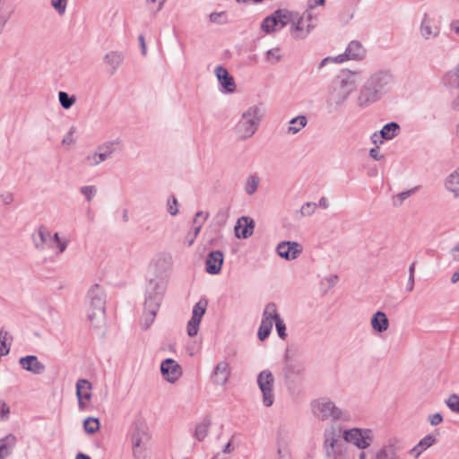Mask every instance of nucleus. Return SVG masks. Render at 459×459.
<instances>
[{
  "label": "nucleus",
  "instance_id": "f257e3e1",
  "mask_svg": "<svg viewBox=\"0 0 459 459\" xmlns=\"http://www.w3.org/2000/svg\"><path fill=\"white\" fill-rule=\"evenodd\" d=\"M361 81V71L342 69L333 81L325 100L329 114L336 113L357 90Z\"/></svg>",
  "mask_w": 459,
  "mask_h": 459
},
{
  "label": "nucleus",
  "instance_id": "b1692460",
  "mask_svg": "<svg viewBox=\"0 0 459 459\" xmlns=\"http://www.w3.org/2000/svg\"><path fill=\"white\" fill-rule=\"evenodd\" d=\"M92 385L87 379H79L76 382V396L78 399V406L81 410H84L87 406V403L91 398V390Z\"/></svg>",
  "mask_w": 459,
  "mask_h": 459
},
{
  "label": "nucleus",
  "instance_id": "f8f14e48",
  "mask_svg": "<svg viewBox=\"0 0 459 459\" xmlns=\"http://www.w3.org/2000/svg\"><path fill=\"white\" fill-rule=\"evenodd\" d=\"M420 36L425 40L435 39L440 34V27L435 20L431 12H424L419 26Z\"/></svg>",
  "mask_w": 459,
  "mask_h": 459
},
{
  "label": "nucleus",
  "instance_id": "3c124183",
  "mask_svg": "<svg viewBox=\"0 0 459 459\" xmlns=\"http://www.w3.org/2000/svg\"><path fill=\"white\" fill-rule=\"evenodd\" d=\"M80 192L88 202H91L97 195V187L92 185L82 186Z\"/></svg>",
  "mask_w": 459,
  "mask_h": 459
},
{
  "label": "nucleus",
  "instance_id": "2eb2a0df",
  "mask_svg": "<svg viewBox=\"0 0 459 459\" xmlns=\"http://www.w3.org/2000/svg\"><path fill=\"white\" fill-rule=\"evenodd\" d=\"M160 374L166 382L175 384L182 377L183 368L175 359H166L160 363Z\"/></svg>",
  "mask_w": 459,
  "mask_h": 459
},
{
  "label": "nucleus",
  "instance_id": "7c9ffc66",
  "mask_svg": "<svg viewBox=\"0 0 459 459\" xmlns=\"http://www.w3.org/2000/svg\"><path fill=\"white\" fill-rule=\"evenodd\" d=\"M370 325L374 331L384 333L389 328V320L385 313L377 311L373 314L370 319Z\"/></svg>",
  "mask_w": 459,
  "mask_h": 459
},
{
  "label": "nucleus",
  "instance_id": "58836bf2",
  "mask_svg": "<svg viewBox=\"0 0 459 459\" xmlns=\"http://www.w3.org/2000/svg\"><path fill=\"white\" fill-rule=\"evenodd\" d=\"M383 138L386 141H391L395 138L401 132V127L396 122H390L385 124L381 129Z\"/></svg>",
  "mask_w": 459,
  "mask_h": 459
},
{
  "label": "nucleus",
  "instance_id": "a18cd8bd",
  "mask_svg": "<svg viewBox=\"0 0 459 459\" xmlns=\"http://www.w3.org/2000/svg\"><path fill=\"white\" fill-rule=\"evenodd\" d=\"M417 190V187H414V188H411V189H408L406 191H403L393 196V204L394 206H400L403 204V203L407 199L409 198L410 196H411L412 195L415 194Z\"/></svg>",
  "mask_w": 459,
  "mask_h": 459
},
{
  "label": "nucleus",
  "instance_id": "13d9d810",
  "mask_svg": "<svg viewBox=\"0 0 459 459\" xmlns=\"http://www.w3.org/2000/svg\"><path fill=\"white\" fill-rule=\"evenodd\" d=\"M146 4L154 8V13H157L162 10L167 0H146Z\"/></svg>",
  "mask_w": 459,
  "mask_h": 459
},
{
  "label": "nucleus",
  "instance_id": "ea45409f",
  "mask_svg": "<svg viewBox=\"0 0 459 459\" xmlns=\"http://www.w3.org/2000/svg\"><path fill=\"white\" fill-rule=\"evenodd\" d=\"M446 82L459 99V65L454 72L446 74Z\"/></svg>",
  "mask_w": 459,
  "mask_h": 459
},
{
  "label": "nucleus",
  "instance_id": "c85d7f7f",
  "mask_svg": "<svg viewBox=\"0 0 459 459\" xmlns=\"http://www.w3.org/2000/svg\"><path fill=\"white\" fill-rule=\"evenodd\" d=\"M52 238V232L45 226H39L32 237L34 247L39 251L45 250Z\"/></svg>",
  "mask_w": 459,
  "mask_h": 459
},
{
  "label": "nucleus",
  "instance_id": "c03bdc74",
  "mask_svg": "<svg viewBox=\"0 0 459 459\" xmlns=\"http://www.w3.org/2000/svg\"><path fill=\"white\" fill-rule=\"evenodd\" d=\"M58 100H59L60 105L65 109H69L76 102V98H75V96H70L65 91H59L58 92Z\"/></svg>",
  "mask_w": 459,
  "mask_h": 459
},
{
  "label": "nucleus",
  "instance_id": "de8ad7c7",
  "mask_svg": "<svg viewBox=\"0 0 459 459\" xmlns=\"http://www.w3.org/2000/svg\"><path fill=\"white\" fill-rule=\"evenodd\" d=\"M209 20L212 23L223 25L229 22V16L226 12H213L210 13Z\"/></svg>",
  "mask_w": 459,
  "mask_h": 459
},
{
  "label": "nucleus",
  "instance_id": "864d4df0",
  "mask_svg": "<svg viewBox=\"0 0 459 459\" xmlns=\"http://www.w3.org/2000/svg\"><path fill=\"white\" fill-rule=\"evenodd\" d=\"M167 211L171 216H176L178 213V202L174 195L169 196L167 200Z\"/></svg>",
  "mask_w": 459,
  "mask_h": 459
},
{
  "label": "nucleus",
  "instance_id": "5fc2aeb1",
  "mask_svg": "<svg viewBox=\"0 0 459 459\" xmlns=\"http://www.w3.org/2000/svg\"><path fill=\"white\" fill-rule=\"evenodd\" d=\"M75 133H76V127L74 126H71L69 128V130L66 132V134H65V136L62 140V143L66 146L74 145L76 142V139L74 137Z\"/></svg>",
  "mask_w": 459,
  "mask_h": 459
},
{
  "label": "nucleus",
  "instance_id": "f3484780",
  "mask_svg": "<svg viewBox=\"0 0 459 459\" xmlns=\"http://www.w3.org/2000/svg\"><path fill=\"white\" fill-rule=\"evenodd\" d=\"M381 97V94L367 81L361 87L356 103L359 108H366L370 104L377 101Z\"/></svg>",
  "mask_w": 459,
  "mask_h": 459
},
{
  "label": "nucleus",
  "instance_id": "79ce46f5",
  "mask_svg": "<svg viewBox=\"0 0 459 459\" xmlns=\"http://www.w3.org/2000/svg\"><path fill=\"white\" fill-rule=\"evenodd\" d=\"M282 59V51L280 48L268 49L264 55V60L271 64L276 65Z\"/></svg>",
  "mask_w": 459,
  "mask_h": 459
},
{
  "label": "nucleus",
  "instance_id": "e2e57ef3",
  "mask_svg": "<svg viewBox=\"0 0 459 459\" xmlns=\"http://www.w3.org/2000/svg\"><path fill=\"white\" fill-rule=\"evenodd\" d=\"M10 409L4 401L0 400V420H4L8 418Z\"/></svg>",
  "mask_w": 459,
  "mask_h": 459
},
{
  "label": "nucleus",
  "instance_id": "c9c22d12",
  "mask_svg": "<svg viewBox=\"0 0 459 459\" xmlns=\"http://www.w3.org/2000/svg\"><path fill=\"white\" fill-rule=\"evenodd\" d=\"M435 437L431 435L424 437L412 449H411L410 455L418 458L425 450L435 443Z\"/></svg>",
  "mask_w": 459,
  "mask_h": 459
},
{
  "label": "nucleus",
  "instance_id": "9b49d317",
  "mask_svg": "<svg viewBox=\"0 0 459 459\" xmlns=\"http://www.w3.org/2000/svg\"><path fill=\"white\" fill-rule=\"evenodd\" d=\"M149 438L148 427L143 421H136L132 427L131 443L133 455L139 458L142 455V446Z\"/></svg>",
  "mask_w": 459,
  "mask_h": 459
},
{
  "label": "nucleus",
  "instance_id": "4d7b16f0",
  "mask_svg": "<svg viewBox=\"0 0 459 459\" xmlns=\"http://www.w3.org/2000/svg\"><path fill=\"white\" fill-rule=\"evenodd\" d=\"M311 9H308L305 11L300 16L306 22V25H312V30L316 27L317 17L316 15L313 14L310 11Z\"/></svg>",
  "mask_w": 459,
  "mask_h": 459
},
{
  "label": "nucleus",
  "instance_id": "412c9836",
  "mask_svg": "<svg viewBox=\"0 0 459 459\" xmlns=\"http://www.w3.org/2000/svg\"><path fill=\"white\" fill-rule=\"evenodd\" d=\"M382 95L392 82V76L388 72L380 71L373 74L367 80Z\"/></svg>",
  "mask_w": 459,
  "mask_h": 459
},
{
  "label": "nucleus",
  "instance_id": "09e8293b",
  "mask_svg": "<svg viewBox=\"0 0 459 459\" xmlns=\"http://www.w3.org/2000/svg\"><path fill=\"white\" fill-rule=\"evenodd\" d=\"M50 5L59 16H64L66 13L68 0H50Z\"/></svg>",
  "mask_w": 459,
  "mask_h": 459
},
{
  "label": "nucleus",
  "instance_id": "9d476101",
  "mask_svg": "<svg viewBox=\"0 0 459 459\" xmlns=\"http://www.w3.org/2000/svg\"><path fill=\"white\" fill-rule=\"evenodd\" d=\"M290 11L277 10L263 21L261 29L266 33L280 30L290 23Z\"/></svg>",
  "mask_w": 459,
  "mask_h": 459
},
{
  "label": "nucleus",
  "instance_id": "473e14b6",
  "mask_svg": "<svg viewBox=\"0 0 459 459\" xmlns=\"http://www.w3.org/2000/svg\"><path fill=\"white\" fill-rule=\"evenodd\" d=\"M307 117L305 115H299L290 120L289 126L286 128V133L289 135H295L299 134L307 125Z\"/></svg>",
  "mask_w": 459,
  "mask_h": 459
},
{
  "label": "nucleus",
  "instance_id": "0e129e2a",
  "mask_svg": "<svg viewBox=\"0 0 459 459\" xmlns=\"http://www.w3.org/2000/svg\"><path fill=\"white\" fill-rule=\"evenodd\" d=\"M6 333L0 332V355H6L9 352V349L6 348L5 336Z\"/></svg>",
  "mask_w": 459,
  "mask_h": 459
},
{
  "label": "nucleus",
  "instance_id": "ddd939ff",
  "mask_svg": "<svg viewBox=\"0 0 459 459\" xmlns=\"http://www.w3.org/2000/svg\"><path fill=\"white\" fill-rule=\"evenodd\" d=\"M170 268V258L164 255H156L150 263L147 278L168 280L167 273Z\"/></svg>",
  "mask_w": 459,
  "mask_h": 459
},
{
  "label": "nucleus",
  "instance_id": "a211bd4d",
  "mask_svg": "<svg viewBox=\"0 0 459 459\" xmlns=\"http://www.w3.org/2000/svg\"><path fill=\"white\" fill-rule=\"evenodd\" d=\"M276 252L281 258L294 260L301 254L302 247L295 241H281L277 245Z\"/></svg>",
  "mask_w": 459,
  "mask_h": 459
},
{
  "label": "nucleus",
  "instance_id": "aec40b11",
  "mask_svg": "<svg viewBox=\"0 0 459 459\" xmlns=\"http://www.w3.org/2000/svg\"><path fill=\"white\" fill-rule=\"evenodd\" d=\"M224 261V255L220 250L211 251L206 257L205 271L212 275L219 274Z\"/></svg>",
  "mask_w": 459,
  "mask_h": 459
},
{
  "label": "nucleus",
  "instance_id": "052dcab7",
  "mask_svg": "<svg viewBox=\"0 0 459 459\" xmlns=\"http://www.w3.org/2000/svg\"><path fill=\"white\" fill-rule=\"evenodd\" d=\"M209 217L208 212H204L203 211H199L195 213V216L194 218V225H198L199 223H202V225L206 221V220Z\"/></svg>",
  "mask_w": 459,
  "mask_h": 459
},
{
  "label": "nucleus",
  "instance_id": "7ed1b4c3",
  "mask_svg": "<svg viewBox=\"0 0 459 459\" xmlns=\"http://www.w3.org/2000/svg\"><path fill=\"white\" fill-rule=\"evenodd\" d=\"M265 116V107L256 103L245 109L233 127V132L239 141H247L257 132Z\"/></svg>",
  "mask_w": 459,
  "mask_h": 459
},
{
  "label": "nucleus",
  "instance_id": "5701e85b",
  "mask_svg": "<svg viewBox=\"0 0 459 459\" xmlns=\"http://www.w3.org/2000/svg\"><path fill=\"white\" fill-rule=\"evenodd\" d=\"M19 365L21 368L26 371H29L34 375L42 374L46 367L40 362L37 356L35 355H27L24 357H21L19 359Z\"/></svg>",
  "mask_w": 459,
  "mask_h": 459
},
{
  "label": "nucleus",
  "instance_id": "393cba45",
  "mask_svg": "<svg viewBox=\"0 0 459 459\" xmlns=\"http://www.w3.org/2000/svg\"><path fill=\"white\" fill-rule=\"evenodd\" d=\"M230 377V364L225 361H220L214 368L212 372V382L220 386L227 384Z\"/></svg>",
  "mask_w": 459,
  "mask_h": 459
},
{
  "label": "nucleus",
  "instance_id": "69168bd1",
  "mask_svg": "<svg viewBox=\"0 0 459 459\" xmlns=\"http://www.w3.org/2000/svg\"><path fill=\"white\" fill-rule=\"evenodd\" d=\"M382 136L383 134L380 130L379 132L373 133L370 136V140L376 145L382 144L385 141H386L385 138H383Z\"/></svg>",
  "mask_w": 459,
  "mask_h": 459
},
{
  "label": "nucleus",
  "instance_id": "603ef678",
  "mask_svg": "<svg viewBox=\"0 0 459 459\" xmlns=\"http://www.w3.org/2000/svg\"><path fill=\"white\" fill-rule=\"evenodd\" d=\"M317 204L313 202H307L302 204L299 210V214L301 217H308L311 216L316 210Z\"/></svg>",
  "mask_w": 459,
  "mask_h": 459
},
{
  "label": "nucleus",
  "instance_id": "e433bc0d",
  "mask_svg": "<svg viewBox=\"0 0 459 459\" xmlns=\"http://www.w3.org/2000/svg\"><path fill=\"white\" fill-rule=\"evenodd\" d=\"M104 161H106L105 157L100 153L98 148L89 152L83 160L84 164L89 168L98 167Z\"/></svg>",
  "mask_w": 459,
  "mask_h": 459
},
{
  "label": "nucleus",
  "instance_id": "a19ab883",
  "mask_svg": "<svg viewBox=\"0 0 459 459\" xmlns=\"http://www.w3.org/2000/svg\"><path fill=\"white\" fill-rule=\"evenodd\" d=\"M259 183H260V178L257 175L253 174V175L248 176L246 179L245 186H244L245 192L248 195H254L257 191Z\"/></svg>",
  "mask_w": 459,
  "mask_h": 459
},
{
  "label": "nucleus",
  "instance_id": "6ab92c4d",
  "mask_svg": "<svg viewBox=\"0 0 459 459\" xmlns=\"http://www.w3.org/2000/svg\"><path fill=\"white\" fill-rule=\"evenodd\" d=\"M399 444L395 438H391L373 454V459H399Z\"/></svg>",
  "mask_w": 459,
  "mask_h": 459
},
{
  "label": "nucleus",
  "instance_id": "774afa93",
  "mask_svg": "<svg viewBox=\"0 0 459 459\" xmlns=\"http://www.w3.org/2000/svg\"><path fill=\"white\" fill-rule=\"evenodd\" d=\"M450 254L455 261H459V242L450 250Z\"/></svg>",
  "mask_w": 459,
  "mask_h": 459
},
{
  "label": "nucleus",
  "instance_id": "423d86ee",
  "mask_svg": "<svg viewBox=\"0 0 459 459\" xmlns=\"http://www.w3.org/2000/svg\"><path fill=\"white\" fill-rule=\"evenodd\" d=\"M312 415L318 420H341L345 418L344 411L327 397H320L310 403Z\"/></svg>",
  "mask_w": 459,
  "mask_h": 459
},
{
  "label": "nucleus",
  "instance_id": "20e7f679",
  "mask_svg": "<svg viewBox=\"0 0 459 459\" xmlns=\"http://www.w3.org/2000/svg\"><path fill=\"white\" fill-rule=\"evenodd\" d=\"M84 307L91 325L95 328L102 327L106 319V294L99 284H94L88 290Z\"/></svg>",
  "mask_w": 459,
  "mask_h": 459
},
{
  "label": "nucleus",
  "instance_id": "338daca9",
  "mask_svg": "<svg viewBox=\"0 0 459 459\" xmlns=\"http://www.w3.org/2000/svg\"><path fill=\"white\" fill-rule=\"evenodd\" d=\"M429 420L432 426H437L443 421V417L440 413H434L429 416Z\"/></svg>",
  "mask_w": 459,
  "mask_h": 459
},
{
  "label": "nucleus",
  "instance_id": "f03ea898",
  "mask_svg": "<svg viewBox=\"0 0 459 459\" xmlns=\"http://www.w3.org/2000/svg\"><path fill=\"white\" fill-rule=\"evenodd\" d=\"M168 287V280L147 278L144 290L141 327L144 330L153 324Z\"/></svg>",
  "mask_w": 459,
  "mask_h": 459
},
{
  "label": "nucleus",
  "instance_id": "f704fd0d",
  "mask_svg": "<svg viewBox=\"0 0 459 459\" xmlns=\"http://www.w3.org/2000/svg\"><path fill=\"white\" fill-rule=\"evenodd\" d=\"M280 319L281 316L279 315L276 304L273 302L266 304L263 311L262 321L272 324L273 325V323H276L277 320Z\"/></svg>",
  "mask_w": 459,
  "mask_h": 459
},
{
  "label": "nucleus",
  "instance_id": "680f3d73",
  "mask_svg": "<svg viewBox=\"0 0 459 459\" xmlns=\"http://www.w3.org/2000/svg\"><path fill=\"white\" fill-rule=\"evenodd\" d=\"M14 200L13 194L9 191L0 193V201L6 205L11 204Z\"/></svg>",
  "mask_w": 459,
  "mask_h": 459
},
{
  "label": "nucleus",
  "instance_id": "72a5a7b5",
  "mask_svg": "<svg viewBox=\"0 0 459 459\" xmlns=\"http://www.w3.org/2000/svg\"><path fill=\"white\" fill-rule=\"evenodd\" d=\"M13 13L12 4L6 0H0V35L4 31L8 21Z\"/></svg>",
  "mask_w": 459,
  "mask_h": 459
},
{
  "label": "nucleus",
  "instance_id": "8fccbe9b",
  "mask_svg": "<svg viewBox=\"0 0 459 459\" xmlns=\"http://www.w3.org/2000/svg\"><path fill=\"white\" fill-rule=\"evenodd\" d=\"M273 325L266 322L261 321V325L258 328L257 336L260 341H264L271 333Z\"/></svg>",
  "mask_w": 459,
  "mask_h": 459
},
{
  "label": "nucleus",
  "instance_id": "2f4dec72",
  "mask_svg": "<svg viewBox=\"0 0 459 459\" xmlns=\"http://www.w3.org/2000/svg\"><path fill=\"white\" fill-rule=\"evenodd\" d=\"M445 187L455 198H459V167L446 177Z\"/></svg>",
  "mask_w": 459,
  "mask_h": 459
},
{
  "label": "nucleus",
  "instance_id": "c756f323",
  "mask_svg": "<svg viewBox=\"0 0 459 459\" xmlns=\"http://www.w3.org/2000/svg\"><path fill=\"white\" fill-rule=\"evenodd\" d=\"M122 146V140L117 138L104 142L98 145V149L102 155L105 157V160H108L113 154L120 151Z\"/></svg>",
  "mask_w": 459,
  "mask_h": 459
},
{
  "label": "nucleus",
  "instance_id": "4c0bfd02",
  "mask_svg": "<svg viewBox=\"0 0 459 459\" xmlns=\"http://www.w3.org/2000/svg\"><path fill=\"white\" fill-rule=\"evenodd\" d=\"M14 444L15 437L13 435H8L0 439V459H5L11 455Z\"/></svg>",
  "mask_w": 459,
  "mask_h": 459
},
{
  "label": "nucleus",
  "instance_id": "37998d69",
  "mask_svg": "<svg viewBox=\"0 0 459 459\" xmlns=\"http://www.w3.org/2000/svg\"><path fill=\"white\" fill-rule=\"evenodd\" d=\"M100 427L98 418L88 417L83 420V429L86 433L92 435L95 434Z\"/></svg>",
  "mask_w": 459,
  "mask_h": 459
},
{
  "label": "nucleus",
  "instance_id": "4468645a",
  "mask_svg": "<svg viewBox=\"0 0 459 459\" xmlns=\"http://www.w3.org/2000/svg\"><path fill=\"white\" fill-rule=\"evenodd\" d=\"M208 302L206 299H200L193 307L192 316L186 325V333L188 336L194 337L198 333L200 324L207 309Z\"/></svg>",
  "mask_w": 459,
  "mask_h": 459
},
{
  "label": "nucleus",
  "instance_id": "6e6d98bb",
  "mask_svg": "<svg viewBox=\"0 0 459 459\" xmlns=\"http://www.w3.org/2000/svg\"><path fill=\"white\" fill-rule=\"evenodd\" d=\"M447 407L454 412L459 413V396L451 394L446 401Z\"/></svg>",
  "mask_w": 459,
  "mask_h": 459
},
{
  "label": "nucleus",
  "instance_id": "49530a36",
  "mask_svg": "<svg viewBox=\"0 0 459 459\" xmlns=\"http://www.w3.org/2000/svg\"><path fill=\"white\" fill-rule=\"evenodd\" d=\"M210 429V422L203 421L196 425L195 436L199 441H203L208 435Z\"/></svg>",
  "mask_w": 459,
  "mask_h": 459
},
{
  "label": "nucleus",
  "instance_id": "a878e982",
  "mask_svg": "<svg viewBox=\"0 0 459 459\" xmlns=\"http://www.w3.org/2000/svg\"><path fill=\"white\" fill-rule=\"evenodd\" d=\"M70 240L65 236H62L58 231L52 233V238L48 245V248L51 250L56 256L61 255L68 247Z\"/></svg>",
  "mask_w": 459,
  "mask_h": 459
},
{
  "label": "nucleus",
  "instance_id": "4be33fe9",
  "mask_svg": "<svg viewBox=\"0 0 459 459\" xmlns=\"http://www.w3.org/2000/svg\"><path fill=\"white\" fill-rule=\"evenodd\" d=\"M214 74L224 92L233 93L236 91L234 78L230 74L225 67L221 65L217 66L214 70Z\"/></svg>",
  "mask_w": 459,
  "mask_h": 459
},
{
  "label": "nucleus",
  "instance_id": "39448f33",
  "mask_svg": "<svg viewBox=\"0 0 459 459\" xmlns=\"http://www.w3.org/2000/svg\"><path fill=\"white\" fill-rule=\"evenodd\" d=\"M322 449L326 459H346L349 448L341 429L329 425L324 429Z\"/></svg>",
  "mask_w": 459,
  "mask_h": 459
},
{
  "label": "nucleus",
  "instance_id": "6e6552de",
  "mask_svg": "<svg viewBox=\"0 0 459 459\" xmlns=\"http://www.w3.org/2000/svg\"><path fill=\"white\" fill-rule=\"evenodd\" d=\"M367 50L361 42L358 40H351L346 47L342 54L327 56L322 60L321 65L328 63L342 64L346 61H361L366 57Z\"/></svg>",
  "mask_w": 459,
  "mask_h": 459
},
{
  "label": "nucleus",
  "instance_id": "cd10ccee",
  "mask_svg": "<svg viewBox=\"0 0 459 459\" xmlns=\"http://www.w3.org/2000/svg\"><path fill=\"white\" fill-rule=\"evenodd\" d=\"M255 222L249 217L243 216L238 220L235 226V235L238 238H247L254 232Z\"/></svg>",
  "mask_w": 459,
  "mask_h": 459
},
{
  "label": "nucleus",
  "instance_id": "dca6fc26",
  "mask_svg": "<svg viewBox=\"0 0 459 459\" xmlns=\"http://www.w3.org/2000/svg\"><path fill=\"white\" fill-rule=\"evenodd\" d=\"M289 24H290V34L296 39H305L312 30V25H306V22L296 12H290Z\"/></svg>",
  "mask_w": 459,
  "mask_h": 459
},
{
  "label": "nucleus",
  "instance_id": "bb28decb",
  "mask_svg": "<svg viewBox=\"0 0 459 459\" xmlns=\"http://www.w3.org/2000/svg\"><path fill=\"white\" fill-rule=\"evenodd\" d=\"M124 59L125 55L122 51L112 50L104 56L103 62L107 66L108 73L114 74L122 65Z\"/></svg>",
  "mask_w": 459,
  "mask_h": 459
},
{
  "label": "nucleus",
  "instance_id": "0eeeda50",
  "mask_svg": "<svg viewBox=\"0 0 459 459\" xmlns=\"http://www.w3.org/2000/svg\"><path fill=\"white\" fill-rule=\"evenodd\" d=\"M345 443L352 445L359 450H366L374 441V432L367 428H350L342 430Z\"/></svg>",
  "mask_w": 459,
  "mask_h": 459
},
{
  "label": "nucleus",
  "instance_id": "bf43d9fd",
  "mask_svg": "<svg viewBox=\"0 0 459 459\" xmlns=\"http://www.w3.org/2000/svg\"><path fill=\"white\" fill-rule=\"evenodd\" d=\"M275 327L279 337L282 340H285L287 337L286 325L281 318L277 320L275 323Z\"/></svg>",
  "mask_w": 459,
  "mask_h": 459
},
{
  "label": "nucleus",
  "instance_id": "1a4fd4ad",
  "mask_svg": "<svg viewBox=\"0 0 459 459\" xmlns=\"http://www.w3.org/2000/svg\"><path fill=\"white\" fill-rule=\"evenodd\" d=\"M257 385L262 393V403L271 407L274 403V377L269 369L262 370L257 376Z\"/></svg>",
  "mask_w": 459,
  "mask_h": 459
}]
</instances>
